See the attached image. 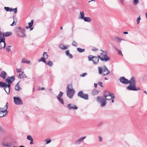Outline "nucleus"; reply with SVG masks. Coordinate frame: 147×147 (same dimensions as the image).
I'll return each instance as SVG.
<instances>
[{
    "mask_svg": "<svg viewBox=\"0 0 147 147\" xmlns=\"http://www.w3.org/2000/svg\"><path fill=\"white\" fill-rule=\"evenodd\" d=\"M101 52L100 55H98V57L102 61L106 62L110 59L109 57H108L107 53L106 51L100 50Z\"/></svg>",
    "mask_w": 147,
    "mask_h": 147,
    "instance_id": "f257e3e1",
    "label": "nucleus"
},
{
    "mask_svg": "<svg viewBox=\"0 0 147 147\" xmlns=\"http://www.w3.org/2000/svg\"><path fill=\"white\" fill-rule=\"evenodd\" d=\"M75 90L72 89V86L71 84H69L67 87V96L70 99L73 98L75 93Z\"/></svg>",
    "mask_w": 147,
    "mask_h": 147,
    "instance_id": "f03ea898",
    "label": "nucleus"
},
{
    "mask_svg": "<svg viewBox=\"0 0 147 147\" xmlns=\"http://www.w3.org/2000/svg\"><path fill=\"white\" fill-rule=\"evenodd\" d=\"M16 32L17 35L20 37L24 38L26 36L25 30L20 27H19L16 29Z\"/></svg>",
    "mask_w": 147,
    "mask_h": 147,
    "instance_id": "7ed1b4c3",
    "label": "nucleus"
},
{
    "mask_svg": "<svg viewBox=\"0 0 147 147\" xmlns=\"http://www.w3.org/2000/svg\"><path fill=\"white\" fill-rule=\"evenodd\" d=\"M98 70L99 74H101L103 72V74L104 76L107 75L110 73V71L108 70L105 66H103L102 67H98Z\"/></svg>",
    "mask_w": 147,
    "mask_h": 147,
    "instance_id": "20e7f679",
    "label": "nucleus"
},
{
    "mask_svg": "<svg viewBox=\"0 0 147 147\" xmlns=\"http://www.w3.org/2000/svg\"><path fill=\"white\" fill-rule=\"evenodd\" d=\"M11 84H7L5 83L0 82V87L1 88H4V89L6 92L9 94L10 93V88Z\"/></svg>",
    "mask_w": 147,
    "mask_h": 147,
    "instance_id": "39448f33",
    "label": "nucleus"
},
{
    "mask_svg": "<svg viewBox=\"0 0 147 147\" xmlns=\"http://www.w3.org/2000/svg\"><path fill=\"white\" fill-rule=\"evenodd\" d=\"M88 59L89 61H92L94 64L96 65L98 63L99 58L98 56L96 57L90 55L88 56Z\"/></svg>",
    "mask_w": 147,
    "mask_h": 147,
    "instance_id": "423d86ee",
    "label": "nucleus"
},
{
    "mask_svg": "<svg viewBox=\"0 0 147 147\" xmlns=\"http://www.w3.org/2000/svg\"><path fill=\"white\" fill-rule=\"evenodd\" d=\"M13 102L16 105H22L23 104L22 101L19 96L13 97Z\"/></svg>",
    "mask_w": 147,
    "mask_h": 147,
    "instance_id": "0eeeda50",
    "label": "nucleus"
},
{
    "mask_svg": "<svg viewBox=\"0 0 147 147\" xmlns=\"http://www.w3.org/2000/svg\"><path fill=\"white\" fill-rule=\"evenodd\" d=\"M97 101L101 104V107H104L106 104L105 99L102 97L98 96L97 98Z\"/></svg>",
    "mask_w": 147,
    "mask_h": 147,
    "instance_id": "6e6552de",
    "label": "nucleus"
},
{
    "mask_svg": "<svg viewBox=\"0 0 147 147\" xmlns=\"http://www.w3.org/2000/svg\"><path fill=\"white\" fill-rule=\"evenodd\" d=\"M77 95L78 96L84 99L88 100V94H84L82 91L79 92L78 93Z\"/></svg>",
    "mask_w": 147,
    "mask_h": 147,
    "instance_id": "1a4fd4ad",
    "label": "nucleus"
},
{
    "mask_svg": "<svg viewBox=\"0 0 147 147\" xmlns=\"http://www.w3.org/2000/svg\"><path fill=\"white\" fill-rule=\"evenodd\" d=\"M126 89L129 90L137 91L139 90H141L140 88L139 87L136 88L135 85H129L126 88Z\"/></svg>",
    "mask_w": 147,
    "mask_h": 147,
    "instance_id": "9d476101",
    "label": "nucleus"
},
{
    "mask_svg": "<svg viewBox=\"0 0 147 147\" xmlns=\"http://www.w3.org/2000/svg\"><path fill=\"white\" fill-rule=\"evenodd\" d=\"M103 96L105 98L104 99L106 100H109L111 99L112 98H115L114 95L111 93H109L107 95L104 94Z\"/></svg>",
    "mask_w": 147,
    "mask_h": 147,
    "instance_id": "9b49d317",
    "label": "nucleus"
},
{
    "mask_svg": "<svg viewBox=\"0 0 147 147\" xmlns=\"http://www.w3.org/2000/svg\"><path fill=\"white\" fill-rule=\"evenodd\" d=\"M5 45V38H1L0 40V49H4Z\"/></svg>",
    "mask_w": 147,
    "mask_h": 147,
    "instance_id": "f8f14e48",
    "label": "nucleus"
},
{
    "mask_svg": "<svg viewBox=\"0 0 147 147\" xmlns=\"http://www.w3.org/2000/svg\"><path fill=\"white\" fill-rule=\"evenodd\" d=\"M15 77L12 76L10 77H8L5 79V81L7 84H11L15 80Z\"/></svg>",
    "mask_w": 147,
    "mask_h": 147,
    "instance_id": "ddd939ff",
    "label": "nucleus"
},
{
    "mask_svg": "<svg viewBox=\"0 0 147 147\" xmlns=\"http://www.w3.org/2000/svg\"><path fill=\"white\" fill-rule=\"evenodd\" d=\"M120 82L124 84H127L129 83L128 80L125 78L124 77H121L119 79Z\"/></svg>",
    "mask_w": 147,
    "mask_h": 147,
    "instance_id": "4468645a",
    "label": "nucleus"
},
{
    "mask_svg": "<svg viewBox=\"0 0 147 147\" xmlns=\"http://www.w3.org/2000/svg\"><path fill=\"white\" fill-rule=\"evenodd\" d=\"M67 108L69 109H73L77 110L78 109V107L74 104L71 103L67 105Z\"/></svg>",
    "mask_w": 147,
    "mask_h": 147,
    "instance_id": "2eb2a0df",
    "label": "nucleus"
},
{
    "mask_svg": "<svg viewBox=\"0 0 147 147\" xmlns=\"http://www.w3.org/2000/svg\"><path fill=\"white\" fill-rule=\"evenodd\" d=\"M113 40L118 44H119L121 42L122 40L125 41V40L123 39L122 38H120L118 37L115 36L113 38Z\"/></svg>",
    "mask_w": 147,
    "mask_h": 147,
    "instance_id": "dca6fc26",
    "label": "nucleus"
},
{
    "mask_svg": "<svg viewBox=\"0 0 147 147\" xmlns=\"http://www.w3.org/2000/svg\"><path fill=\"white\" fill-rule=\"evenodd\" d=\"M7 102L6 105H5V107H4V108L5 109V110H4V111H0V117H3L5 115L4 114V113H5L7 111V109L8 106H7Z\"/></svg>",
    "mask_w": 147,
    "mask_h": 147,
    "instance_id": "f3484780",
    "label": "nucleus"
},
{
    "mask_svg": "<svg viewBox=\"0 0 147 147\" xmlns=\"http://www.w3.org/2000/svg\"><path fill=\"white\" fill-rule=\"evenodd\" d=\"M129 83L130 84V85H135L136 84V80L135 78L134 77H132L129 80H128Z\"/></svg>",
    "mask_w": 147,
    "mask_h": 147,
    "instance_id": "a211bd4d",
    "label": "nucleus"
},
{
    "mask_svg": "<svg viewBox=\"0 0 147 147\" xmlns=\"http://www.w3.org/2000/svg\"><path fill=\"white\" fill-rule=\"evenodd\" d=\"M86 138V137H83L78 139L75 142V144H80L83 141L84 139Z\"/></svg>",
    "mask_w": 147,
    "mask_h": 147,
    "instance_id": "6ab92c4d",
    "label": "nucleus"
},
{
    "mask_svg": "<svg viewBox=\"0 0 147 147\" xmlns=\"http://www.w3.org/2000/svg\"><path fill=\"white\" fill-rule=\"evenodd\" d=\"M12 34L11 32H7L3 33V38H5V37H7L11 35Z\"/></svg>",
    "mask_w": 147,
    "mask_h": 147,
    "instance_id": "aec40b11",
    "label": "nucleus"
},
{
    "mask_svg": "<svg viewBox=\"0 0 147 147\" xmlns=\"http://www.w3.org/2000/svg\"><path fill=\"white\" fill-rule=\"evenodd\" d=\"M27 77V76L25 74L24 72H22L21 74H19L18 76V78H26Z\"/></svg>",
    "mask_w": 147,
    "mask_h": 147,
    "instance_id": "412c9836",
    "label": "nucleus"
},
{
    "mask_svg": "<svg viewBox=\"0 0 147 147\" xmlns=\"http://www.w3.org/2000/svg\"><path fill=\"white\" fill-rule=\"evenodd\" d=\"M85 14L83 11H81L80 12V15L79 17V19L83 20L85 17Z\"/></svg>",
    "mask_w": 147,
    "mask_h": 147,
    "instance_id": "4be33fe9",
    "label": "nucleus"
},
{
    "mask_svg": "<svg viewBox=\"0 0 147 147\" xmlns=\"http://www.w3.org/2000/svg\"><path fill=\"white\" fill-rule=\"evenodd\" d=\"M7 74L5 72L3 71H2L0 74V77L2 78L3 79H4L6 78V76Z\"/></svg>",
    "mask_w": 147,
    "mask_h": 147,
    "instance_id": "5701e85b",
    "label": "nucleus"
},
{
    "mask_svg": "<svg viewBox=\"0 0 147 147\" xmlns=\"http://www.w3.org/2000/svg\"><path fill=\"white\" fill-rule=\"evenodd\" d=\"M2 145L5 146L9 147L11 145V144L10 142H4L2 144Z\"/></svg>",
    "mask_w": 147,
    "mask_h": 147,
    "instance_id": "b1692460",
    "label": "nucleus"
},
{
    "mask_svg": "<svg viewBox=\"0 0 147 147\" xmlns=\"http://www.w3.org/2000/svg\"><path fill=\"white\" fill-rule=\"evenodd\" d=\"M34 21L32 20H31L30 22L28 23V26H26V28L28 29L30 28H31L33 26V24Z\"/></svg>",
    "mask_w": 147,
    "mask_h": 147,
    "instance_id": "393cba45",
    "label": "nucleus"
},
{
    "mask_svg": "<svg viewBox=\"0 0 147 147\" xmlns=\"http://www.w3.org/2000/svg\"><path fill=\"white\" fill-rule=\"evenodd\" d=\"M83 20H84V22H90L92 21V19L90 17H85Z\"/></svg>",
    "mask_w": 147,
    "mask_h": 147,
    "instance_id": "a878e982",
    "label": "nucleus"
},
{
    "mask_svg": "<svg viewBox=\"0 0 147 147\" xmlns=\"http://www.w3.org/2000/svg\"><path fill=\"white\" fill-rule=\"evenodd\" d=\"M27 139L28 140L30 141V144H34L33 142V140L31 136H30V135L28 136H27Z\"/></svg>",
    "mask_w": 147,
    "mask_h": 147,
    "instance_id": "bb28decb",
    "label": "nucleus"
},
{
    "mask_svg": "<svg viewBox=\"0 0 147 147\" xmlns=\"http://www.w3.org/2000/svg\"><path fill=\"white\" fill-rule=\"evenodd\" d=\"M67 47H68V45H66V46L63 44H61L59 46V47L62 50H64L67 49Z\"/></svg>",
    "mask_w": 147,
    "mask_h": 147,
    "instance_id": "cd10ccee",
    "label": "nucleus"
},
{
    "mask_svg": "<svg viewBox=\"0 0 147 147\" xmlns=\"http://www.w3.org/2000/svg\"><path fill=\"white\" fill-rule=\"evenodd\" d=\"M65 53L66 55L69 57V58L70 59H71L73 58L72 55L69 53V51L67 50L65 51Z\"/></svg>",
    "mask_w": 147,
    "mask_h": 147,
    "instance_id": "c85d7f7f",
    "label": "nucleus"
},
{
    "mask_svg": "<svg viewBox=\"0 0 147 147\" xmlns=\"http://www.w3.org/2000/svg\"><path fill=\"white\" fill-rule=\"evenodd\" d=\"M18 84L19 82H18L16 85L15 88V90L17 91H19L21 90V88L19 87Z\"/></svg>",
    "mask_w": 147,
    "mask_h": 147,
    "instance_id": "c756f323",
    "label": "nucleus"
},
{
    "mask_svg": "<svg viewBox=\"0 0 147 147\" xmlns=\"http://www.w3.org/2000/svg\"><path fill=\"white\" fill-rule=\"evenodd\" d=\"M22 63L30 64V61H26V59L24 58L22 59Z\"/></svg>",
    "mask_w": 147,
    "mask_h": 147,
    "instance_id": "7c9ffc66",
    "label": "nucleus"
},
{
    "mask_svg": "<svg viewBox=\"0 0 147 147\" xmlns=\"http://www.w3.org/2000/svg\"><path fill=\"white\" fill-rule=\"evenodd\" d=\"M99 93V91L97 90H94L92 92V94L93 95H95Z\"/></svg>",
    "mask_w": 147,
    "mask_h": 147,
    "instance_id": "2f4dec72",
    "label": "nucleus"
},
{
    "mask_svg": "<svg viewBox=\"0 0 147 147\" xmlns=\"http://www.w3.org/2000/svg\"><path fill=\"white\" fill-rule=\"evenodd\" d=\"M45 63L50 67H51L53 65V62L50 61H49L47 63L46 62Z\"/></svg>",
    "mask_w": 147,
    "mask_h": 147,
    "instance_id": "473e14b6",
    "label": "nucleus"
},
{
    "mask_svg": "<svg viewBox=\"0 0 147 147\" xmlns=\"http://www.w3.org/2000/svg\"><path fill=\"white\" fill-rule=\"evenodd\" d=\"M57 99L59 101V102L62 104V105H64V100L63 99L61 98H60L59 97L58 98H57Z\"/></svg>",
    "mask_w": 147,
    "mask_h": 147,
    "instance_id": "72a5a7b5",
    "label": "nucleus"
},
{
    "mask_svg": "<svg viewBox=\"0 0 147 147\" xmlns=\"http://www.w3.org/2000/svg\"><path fill=\"white\" fill-rule=\"evenodd\" d=\"M46 59L44 58V57H42L40 59H39L38 60V61L39 62H40L41 61H42L43 62L45 63H46Z\"/></svg>",
    "mask_w": 147,
    "mask_h": 147,
    "instance_id": "f704fd0d",
    "label": "nucleus"
},
{
    "mask_svg": "<svg viewBox=\"0 0 147 147\" xmlns=\"http://www.w3.org/2000/svg\"><path fill=\"white\" fill-rule=\"evenodd\" d=\"M77 50L80 53H82L85 51V49H82L80 48H77Z\"/></svg>",
    "mask_w": 147,
    "mask_h": 147,
    "instance_id": "c9c22d12",
    "label": "nucleus"
},
{
    "mask_svg": "<svg viewBox=\"0 0 147 147\" xmlns=\"http://www.w3.org/2000/svg\"><path fill=\"white\" fill-rule=\"evenodd\" d=\"M43 57L47 59L48 57V55L47 52H44L43 55Z\"/></svg>",
    "mask_w": 147,
    "mask_h": 147,
    "instance_id": "e433bc0d",
    "label": "nucleus"
},
{
    "mask_svg": "<svg viewBox=\"0 0 147 147\" xmlns=\"http://www.w3.org/2000/svg\"><path fill=\"white\" fill-rule=\"evenodd\" d=\"M63 93L61 91H60L58 95L57 96V98L59 97L61 98L63 96Z\"/></svg>",
    "mask_w": 147,
    "mask_h": 147,
    "instance_id": "4c0bfd02",
    "label": "nucleus"
},
{
    "mask_svg": "<svg viewBox=\"0 0 147 147\" xmlns=\"http://www.w3.org/2000/svg\"><path fill=\"white\" fill-rule=\"evenodd\" d=\"M11 46H7L6 47V50L8 52H9L11 50Z\"/></svg>",
    "mask_w": 147,
    "mask_h": 147,
    "instance_id": "58836bf2",
    "label": "nucleus"
},
{
    "mask_svg": "<svg viewBox=\"0 0 147 147\" xmlns=\"http://www.w3.org/2000/svg\"><path fill=\"white\" fill-rule=\"evenodd\" d=\"M4 9L7 11H9L11 12V8H10V7H4Z\"/></svg>",
    "mask_w": 147,
    "mask_h": 147,
    "instance_id": "ea45409f",
    "label": "nucleus"
},
{
    "mask_svg": "<svg viewBox=\"0 0 147 147\" xmlns=\"http://www.w3.org/2000/svg\"><path fill=\"white\" fill-rule=\"evenodd\" d=\"M13 11L15 13H16L17 12V8L14 9L11 8V12Z\"/></svg>",
    "mask_w": 147,
    "mask_h": 147,
    "instance_id": "a19ab883",
    "label": "nucleus"
},
{
    "mask_svg": "<svg viewBox=\"0 0 147 147\" xmlns=\"http://www.w3.org/2000/svg\"><path fill=\"white\" fill-rule=\"evenodd\" d=\"M139 2V0H133V3L135 5H137Z\"/></svg>",
    "mask_w": 147,
    "mask_h": 147,
    "instance_id": "79ce46f5",
    "label": "nucleus"
},
{
    "mask_svg": "<svg viewBox=\"0 0 147 147\" xmlns=\"http://www.w3.org/2000/svg\"><path fill=\"white\" fill-rule=\"evenodd\" d=\"M115 49L116 50L118 51V54L119 55H121L122 56H123V55L122 54L121 51L120 50H119L118 49L116 48H115Z\"/></svg>",
    "mask_w": 147,
    "mask_h": 147,
    "instance_id": "37998d69",
    "label": "nucleus"
},
{
    "mask_svg": "<svg viewBox=\"0 0 147 147\" xmlns=\"http://www.w3.org/2000/svg\"><path fill=\"white\" fill-rule=\"evenodd\" d=\"M87 74L86 73H84L80 75V76L81 77H83L86 76Z\"/></svg>",
    "mask_w": 147,
    "mask_h": 147,
    "instance_id": "c03bdc74",
    "label": "nucleus"
},
{
    "mask_svg": "<svg viewBox=\"0 0 147 147\" xmlns=\"http://www.w3.org/2000/svg\"><path fill=\"white\" fill-rule=\"evenodd\" d=\"M72 45L74 46H75V47H77V43H76V42L75 41H73L72 42Z\"/></svg>",
    "mask_w": 147,
    "mask_h": 147,
    "instance_id": "a18cd8bd",
    "label": "nucleus"
},
{
    "mask_svg": "<svg viewBox=\"0 0 147 147\" xmlns=\"http://www.w3.org/2000/svg\"><path fill=\"white\" fill-rule=\"evenodd\" d=\"M4 132V129L1 127H0V134H2Z\"/></svg>",
    "mask_w": 147,
    "mask_h": 147,
    "instance_id": "49530a36",
    "label": "nucleus"
},
{
    "mask_svg": "<svg viewBox=\"0 0 147 147\" xmlns=\"http://www.w3.org/2000/svg\"><path fill=\"white\" fill-rule=\"evenodd\" d=\"M141 20V18L140 17H138L137 20V24H139L140 23V20Z\"/></svg>",
    "mask_w": 147,
    "mask_h": 147,
    "instance_id": "de8ad7c7",
    "label": "nucleus"
},
{
    "mask_svg": "<svg viewBox=\"0 0 147 147\" xmlns=\"http://www.w3.org/2000/svg\"><path fill=\"white\" fill-rule=\"evenodd\" d=\"M46 144H47L49 143H50L51 142V140H50L49 139V140H46Z\"/></svg>",
    "mask_w": 147,
    "mask_h": 147,
    "instance_id": "09e8293b",
    "label": "nucleus"
},
{
    "mask_svg": "<svg viewBox=\"0 0 147 147\" xmlns=\"http://www.w3.org/2000/svg\"><path fill=\"white\" fill-rule=\"evenodd\" d=\"M16 71L18 73H20L21 72V70L20 69H17Z\"/></svg>",
    "mask_w": 147,
    "mask_h": 147,
    "instance_id": "8fccbe9b",
    "label": "nucleus"
},
{
    "mask_svg": "<svg viewBox=\"0 0 147 147\" xmlns=\"http://www.w3.org/2000/svg\"><path fill=\"white\" fill-rule=\"evenodd\" d=\"M97 50H98V49H96V48H95V47L93 48H92V51H97Z\"/></svg>",
    "mask_w": 147,
    "mask_h": 147,
    "instance_id": "3c124183",
    "label": "nucleus"
},
{
    "mask_svg": "<svg viewBox=\"0 0 147 147\" xmlns=\"http://www.w3.org/2000/svg\"><path fill=\"white\" fill-rule=\"evenodd\" d=\"M102 82H98V84L99 85H100L101 87H103L102 85Z\"/></svg>",
    "mask_w": 147,
    "mask_h": 147,
    "instance_id": "603ef678",
    "label": "nucleus"
},
{
    "mask_svg": "<svg viewBox=\"0 0 147 147\" xmlns=\"http://www.w3.org/2000/svg\"><path fill=\"white\" fill-rule=\"evenodd\" d=\"M16 24V23H15L14 20H13L12 23L11 24V26H13Z\"/></svg>",
    "mask_w": 147,
    "mask_h": 147,
    "instance_id": "864d4df0",
    "label": "nucleus"
},
{
    "mask_svg": "<svg viewBox=\"0 0 147 147\" xmlns=\"http://www.w3.org/2000/svg\"><path fill=\"white\" fill-rule=\"evenodd\" d=\"M98 139H99V140L100 142H101L102 140V138L100 136H99L98 137Z\"/></svg>",
    "mask_w": 147,
    "mask_h": 147,
    "instance_id": "5fc2aeb1",
    "label": "nucleus"
},
{
    "mask_svg": "<svg viewBox=\"0 0 147 147\" xmlns=\"http://www.w3.org/2000/svg\"><path fill=\"white\" fill-rule=\"evenodd\" d=\"M124 1V0H120V3L121 4H123Z\"/></svg>",
    "mask_w": 147,
    "mask_h": 147,
    "instance_id": "6e6d98bb",
    "label": "nucleus"
},
{
    "mask_svg": "<svg viewBox=\"0 0 147 147\" xmlns=\"http://www.w3.org/2000/svg\"><path fill=\"white\" fill-rule=\"evenodd\" d=\"M45 89V88H43V87H41L40 88H38V90H44Z\"/></svg>",
    "mask_w": 147,
    "mask_h": 147,
    "instance_id": "4d7b16f0",
    "label": "nucleus"
},
{
    "mask_svg": "<svg viewBox=\"0 0 147 147\" xmlns=\"http://www.w3.org/2000/svg\"><path fill=\"white\" fill-rule=\"evenodd\" d=\"M5 108H1L0 107V111H3V110H4V109H5Z\"/></svg>",
    "mask_w": 147,
    "mask_h": 147,
    "instance_id": "13d9d810",
    "label": "nucleus"
},
{
    "mask_svg": "<svg viewBox=\"0 0 147 147\" xmlns=\"http://www.w3.org/2000/svg\"><path fill=\"white\" fill-rule=\"evenodd\" d=\"M2 34V32H1V31H0V38H3V37H1V35Z\"/></svg>",
    "mask_w": 147,
    "mask_h": 147,
    "instance_id": "bf43d9fd",
    "label": "nucleus"
},
{
    "mask_svg": "<svg viewBox=\"0 0 147 147\" xmlns=\"http://www.w3.org/2000/svg\"><path fill=\"white\" fill-rule=\"evenodd\" d=\"M123 33L125 34H128V32H124Z\"/></svg>",
    "mask_w": 147,
    "mask_h": 147,
    "instance_id": "052dcab7",
    "label": "nucleus"
},
{
    "mask_svg": "<svg viewBox=\"0 0 147 147\" xmlns=\"http://www.w3.org/2000/svg\"><path fill=\"white\" fill-rule=\"evenodd\" d=\"M97 84H96L94 83V87H95V88H96L97 87Z\"/></svg>",
    "mask_w": 147,
    "mask_h": 147,
    "instance_id": "680f3d73",
    "label": "nucleus"
},
{
    "mask_svg": "<svg viewBox=\"0 0 147 147\" xmlns=\"http://www.w3.org/2000/svg\"><path fill=\"white\" fill-rule=\"evenodd\" d=\"M92 1H94L95 2V0H91V1H88V3H90V2Z\"/></svg>",
    "mask_w": 147,
    "mask_h": 147,
    "instance_id": "e2e57ef3",
    "label": "nucleus"
},
{
    "mask_svg": "<svg viewBox=\"0 0 147 147\" xmlns=\"http://www.w3.org/2000/svg\"><path fill=\"white\" fill-rule=\"evenodd\" d=\"M114 98H112L111 99V101H112V103H113L114 102Z\"/></svg>",
    "mask_w": 147,
    "mask_h": 147,
    "instance_id": "0e129e2a",
    "label": "nucleus"
},
{
    "mask_svg": "<svg viewBox=\"0 0 147 147\" xmlns=\"http://www.w3.org/2000/svg\"><path fill=\"white\" fill-rule=\"evenodd\" d=\"M30 28V30H32L34 28L33 27L32 28V27L31 28Z\"/></svg>",
    "mask_w": 147,
    "mask_h": 147,
    "instance_id": "69168bd1",
    "label": "nucleus"
},
{
    "mask_svg": "<svg viewBox=\"0 0 147 147\" xmlns=\"http://www.w3.org/2000/svg\"><path fill=\"white\" fill-rule=\"evenodd\" d=\"M146 16V18L147 19V12L145 13Z\"/></svg>",
    "mask_w": 147,
    "mask_h": 147,
    "instance_id": "338daca9",
    "label": "nucleus"
},
{
    "mask_svg": "<svg viewBox=\"0 0 147 147\" xmlns=\"http://www.w3.org/2000/svg\"><path fill=\"white\" fill-rule=\"evenodd\" d=\"M25 147V146H22V145H21L20 146H19V147Z\"/></svg>",
    "mask_w": 147,
    "mask_h": 147,
    "instance_id": "774afa93",
    "label": "nucleus"
}]
</instances>
